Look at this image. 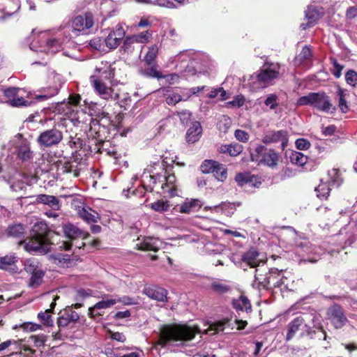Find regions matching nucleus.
Listing matches in <instances>:
<instances>
[{"instance_id": "72a5a7b5", "label": "nucleus", "mask_w": 357, "mask_h": 357, "mask_svg": "<svg viewBox=\"0 0 357 357\" xmlns=\"http://www.w3.org/2000/svg\"><path fill=\"white\" fill-rule=\"evenodd\" d=\"M24 271L31 275L42 268L40 262L36 259H28L24 261Z\"/></svg>"}, {"instance_id": "ea45409f", "label": "nucleus", "mask_w": 357, "mask_h": 357, "mask_svg": "<svg viewBox=\"0 0 357 357\" xmlns=\"http://www.w3.org/2000/svg\"><path fill=\"white\" fill-rule=\"evenodd\" d=\"M116 303V299L106 298L98 302L93 307L89 309V314L92 316V312L95 309H106Z\"/></svg>"}, {"instance_id": "e433bc0d", "label": "nucleus", "mask_w": 357, "mask_h": 357, "mask_svg": "<svg viewBox=\"0 0 357 357\" xmlns=\"http://www.w3.org/2000/svg\"><path fill=\"white\" fill-rule=\"evenodd\" d=\"M138 249L143 251H154L157 252L159 247L156 245V241L152 238L145 239L137 245Z\"/></svg>"}, {"instance_id": "4be33fe9", "label": "nucleus", "mask_w": 357, "mask_h": 357, "mask_svg": "<svg viewBox=\"0 0 357 357\" xmlns=\"http://www.w3.org/2000/svg\"><path fill=\"white\" fill-rule=\"evenodd\" d=\"M260 272V268H256L253 286H256L259 289H268L271 288V280L269 279V272L266 274H262Z\"/></svg>"}, {"instance_id": "e2e57ef3", "label": "nucleus", "mask_w": 357, "mask_h": 357, "mask_svg": "<svg viewBox=\"0 0 357 357\" xmlns=\"http://www.w3.org/2000/svg\"><path fill=\"white\" fill-rule=\"evenodd\" d=\"M132 36L135 38V41L138 43V45H139V43H146L151 38V34H149L148 31H145L137 35H133Z\"/></svg>"}, {"instance_id": "bb28decb", "label": "nucleus", "mask_w": 357, "mask_h": 357, "mask_svg": "<svg viewBox=\"0 0 357 357\" xmlns=\"http://www.w3.org/2000/svg\"><path fill=\"white\" fill-rule=\"evenodd\" d=\"M232 306L236 311H243L250 312L251 311V304L250 301L247 297L244 296H241L237 299H234L232 301Z\"/></svg>"}, {"instance_id": "864d4df0", "label": "nucleus", "mask_w": 357, "mask_h": 357, "mask_svg": "<svg viewBox=\"0 0 357 357\" xmlns=\"http://www.w3.org/2000/svg\"><path fill=\"white\" fill-rule=\"evenodd\" d=\"M264 104L271 109H275L278 106V96L275 93L269 94Z\"/></svg>"}, {"instance_id": "4468645a", "label": "nucleus", "mask_w": 357, "mask_h": 357, "mask_svg": "<svg viewBox=\"0 0 357 357\" xmlns=\"http://www.w3.org/2000/svg\"><path fill=\"white\" fill-rule=\"evenodd\" d=\"M125 36V31L121 25H117L115 29L111 31L105 42L107 47L111 50L116 49L119 45L121 39Z\"/></svg>"}, {"instance_id": "bf43d9fd", "label": "nucleus", "mask_w": 357, "mask_h": 357, "mask_svg": "<svg viewBox=\"0 0 357 357\" xmlns=\"http://www.w3.org/2000/svg\"><path fill=\"white\" fill-rule=\"evenodd\" d=\"M30 339H31L33 342L34 346L36 347H41L45 346V343L47 340L46 335L41 334L38 335H31Z\"/></svg>"}, {"instance_id": "c756f323", "label": "nucleus", "mask_w": 357, "mask_h": 357, "mask_svg": "<svg viewBox=\"0 0 357 357\" xmlns=\"http://www.w3.org/2000/svg\"><path fill=\"white\" fill-rule=\"evenodd\" d=\"M142 47L140 45H138L133 38V36H128L124 39L123 43V45L121 46V50L127 54L132 53L135 49H139Z\"/></svg>"}, {"instance_id": "0eeeda50", "label": "nucleus", "mask_w": 357, "mask_h": 357, "mask_svg": "<svg viewBox=\"0 0 357 357\" xmlns=\"http://www.w3.org/2000/svg\"><path fill=\"white\" fill-rule=\"evenodd\" d=\"M62 139V132L56 128H51L40 132L37 142L40 146L51 147L59 144Z\"/></svg>"}, {"instance_id": "cd10ccee", "label": "nucleus", "mask_w": 357, "mask_h": 357, "mask_svg": "<svg viewBox=\"0 0 357 357\" xmlns=\"http://www.w3.org/2000/svg\"><path fill=\"white\" fill-rule=\"evenodd\" d=\"M242 151V146L236 143L221 145L219 148V151L220 153H228L231 156H236L240 154Z\"/></svg>"}, {"instance_id": "c03bdc74", "label": "nucleus", "mask_w": 357, "mask_h": 357, "mask_svg": "<svg viewBox=\"0 0 357 357\" xmlns=\"http://www.w3.org/2000/svg\"><path fill=\"white\" fill-rule=\"evenodd\" d=\"M17 157L23 161H26L31 158V152L27 144H22L18 147Z\"/></svg>"}, {"instance_id": "9b49d317", "label": "nucleus", "mask_w": 357, "mask_h": 357, "mask_svg": "<svg viewBox=\"0 0 357 357\" xmlns=\"http://www.w3.org/2000/svg\"><path fill=\"white\" fill-rule=\"evenodd\" d=\"M94 24V16L91 12H85L76 16L72 22L73 31H83L93 26Z\"/></svg>"}, {"instance_id": "f257e3e1", "label": "nucleus", "mask_w": 357, "mask_h": 357, "mask_svg": "<svg viewBox=\"0 0 357 357\" xmlns=\"http://www.w3.org/2000/svg\"><path fill=\"white\" fill-rule=\"evenodd\" d=\"M317 320L318 317L314 313H303L296 317L287 326L286 341H290L297 334L300 338L314 339L317 334L316 330L322 333L323 340H326V333L321 324L316 326Z\"/></svg>"}, {"instance_id": "69168bd1", "label": "nucleus", "mask_w": 357, "mask_h": 357, "mask_svg": "<svg viewBox=\"0 0 357 357\" xmlns=\"http://www.w3.org/2000/svg\"><path fill=\"white\" fill-rule=\"evenodd\" d=\"M295 144L296 148L299 150H307L310 146V142L304 138L296 139Z\"/></svg>"}, {"instance_id": "b1692460", "label": "nucleus", "mask_w": 357, "mask_h": 357, "mask_svg": "<svg viewBox=\"0 0 357 357\" xmlns=\"http://www.w3.org/2000/svg\"><path fill=\"white\" fill-rule=\"evenodd\" d=\"M202 206L199 199H186L180 206L179 211L182 213H190L198 211Z\"/></svg>"}, {"instance_id": "1a4fd4ad", "label": "nucleus", "mask_w": 357, "mask_h": 357, "mask_svg": "<svg viewBox=\"0 0 357 357\" xmlns=\"http://www.w3.org/2000/svg\"><path fill=\"white\" fill-rule=\"evenodd\" d=\"M20 244L23 245L24 249L26 252L33 255H45L50 250V243L38 238H35L33 236H31V238L29 239L28 242H20Z\"/></svg>"}, {"instance_id": "20e7f679", "label": "nucleus", "mask_w": 357, "mask_h": 357, "mask_svg": "<svg viewBox=\"0 0 357 357\" xmlns=\"http://www.w3.org/2000/svg\"><path fill=\"white\" fill-rule=\"evenodd\" d=\"M297 106H310L312 108L326 113H333L335 107L333 106L330 98L324 92H311L300 97L296 102Z\"/></svg>"}, {"instance_id": "dca6fc26", "label": "nucleus", "mask_w": 357, "mask_h": 357, "mask_svg": "<svg viewBox=\"0 0 357 357\" xmlns=\"http://www.w3.org/2000/svg\"><path fill=\"white\" fill-rule=\"evenodd\" d=\"M52 231L49 229L46 222L40 221L36 222L31 229V236L38 238L50 243V235Z\"/></svg>"}, {"instance_id": "393cba45", "label": "nucleus", "mask_w": 357, "mask_h": 357, "mask_svg": "<svg viewBox=\"0 0 357 357\" xmlns=\"http://www.w3.org/2000/svg\"><path fill=\"white\" fill-rule=\"evenodd\" d=\"M269 279L271 280V288H275L284 284V280L287 278L283 275L282 270L271 268L269 271Z\"/></svg>"}, {"instance_id": "2f4dec72", "label": "nucleus", "mask_w": 357, "mask_h": 357, "mask_svg": "<svg viewBox=\"0 0 357 357\" xmlns=\"http://www.w3.org/2000/svg\"><path fill=\"white\" fill-rule=\"evenodd\" d=\"M45 273V272L43 269H41L31 274L29 282V287L35 289L40 286L43 282Z\"/></svg>"}, {"instance_id": "3c124183", "label": "nucleus", "mask_w": 357, "mask_h": 357, "mask_svg": "<svg viewBox=\"0 0 357 357\" xmlns=\"http://www.w3.org/2000/svg\"><path fill=\"white\" fill-rule=\"evenodd\" d=\"M218 162L211 160H204L200 166V169L204 174L213 173L215 166Z\"/></svg>"}, {"instance_id": "9d476101", "label": "nucleus", "mask_w": 357, "mask_h": 357, "mask_svg": "<svg viewBox=\"0 0 357 357\" xmlns=\"http://www.w3.org/2000/svg\"><path fill=\"white\" fill-rule=\"evenodd\" d=\"M288 132L285 130H268L265 132L262 142L264 144L281 143V149L284 150L288 143Z\"/></svg>"}, {"instance_id": "f704fd0d", "label": "nucleus", "mask_w": 357, "mask_h": 357, "mask_svg": "<svg viewBox=\"0 0 357 357\" xmlns=\"http://www.w3.org/2000/svg\"><path fill=\"white\" fill-rule=\"evenodd\" d=\"M289 160L292 164L302 167L307 163V157L301 152L291 151Z\"/></svg>"}, {"instance_id": "2eb2a0df", "label": "nucleus", "mask_w": 357, "mask_h": 357, "mask_svg": "<svg viewBox=\"0 0 357 357\" xmlns=\"http://www.w3.org/2000/svg\"><path fill=\"white\" fill-rule=\"evenodd\" d=\"M323 13L319 12L315 7H308L305 12L306 23H301L300 27L302 30L314 26L322 17Z\"/></svg>"}, {"instance_id": "423d86ee", "label": "nucleus", "mask_w": 357, "mask_h": 357, "mask_svg": "<svg viewBox=\"0 0 357 357\" xmlns=\"http://www.w3.org/2000/svg\"><path fill=\"white\" fill-rule=\"evenodd\" d=\"M327 316L335 329L343 328L349 321L343 308L337 303L331 305L327 310Z\"/></svg>"}, {"instance_id": "5701e85b", "label": "nucleus", "mask_w": 357, "mask_h": 357, "mask_svg": "<svg viewBox=\"0 0 357 357\" xmlns=\"http://www.w3.org/2000/svg\"><path fill=\"white\" fill-rule=\"evenodd\" d=\"M202 133V128L199 122L195 121L188 128L186 132V140L188 142L195 143L197 142Z\"/></svg>"}, {"instance_id": "a19ab883", "label": "nucleus", "mask_w": 357, "mask_h": 357, "mask_svg": "<svg viewBox=\"0 0 357 357\" xmlns=\"http://www.w3.org/2000/svg\"><path fill=\"white\" fill-rule=\"evenodd\" d=\"M213 174L218 181H224L227 178V170L225 165L218 162L215 166Z\"/></svg>"}, {"instance_id": "f8f14e48", "label": "nucleus", "mask_w": 357, "mask_h": 357, "mask_svg": "<svg viewBox=\"0 0 357 357\" xmlns=\"http://www.w3.org/2000/svg\"><path fill=\"white\" fill-rule=\"evenodd\" d=\"M142 293L146 295L149 298L158 302L165 303L168 301L167 291L157 285L145 287L142 290Z\"/></svg>"}, {"instance_id": "49530a36", "label": "nucleus", "mask_w": 357, "mask_h": 357, "mask_svg": "<svg viewBox=\"0 0 357 357\" xmlns=\"http://www.w3.org/2000/svg\"><path fill=\"white\" fill-rule=\"evenodd\" d=\"M59 91V87H49L46 89H44L43 93L38 95L36 96V99L38 100H47L55 95H56Z\"/></svg>"}, {"instance_id": "de8ad7c7", "label": "nucleus", "mask_w": 357, "mask_h": 357, "mask_svg": "<svg viewBox=\"0 0 357 357\" xmlns=\"http://www.w3.org/2000/svg\"><path fill=\"white\" fill-rule=\"evenodd\" d=\"M254 176H250L248 174H238L235 176V181L238 183V185L241 187L244 186L245 185L250 184L252 183Z\"/></svg>"}, {"instance_id": "a211bd4d", "label": "nucleus", "mask_w": 357, "mask_h": 357, "mask_svg": "<svg viewBox=\"0 0 357 357\" xmlns=\"http://www.w3.org/2000/svg\"><path fill=\"white\" fill-rule=\"evenodd\" d=\"M35 204H43L48 206L52 210L58 211L61 208L60 200L55 196L40 194L35 197Z\"/></svg>"}, {"instance_id": "6e6d98bb", "label": "nucleus", "mask_w": 357, "mask_h": 357, "mask_svg": "<svg viewBox=\"0 0 357 357\" xmlns=\"http://www.w3.org/2000/svg\"><path fill=\"white\" fill-rule=\"evenodd\" d=\"M339 96V107L342 112L347 113L349 110V107L347 104V101L344 98V95L342 89H339L337 92Z\"/></svg>"}, {"instance_id": "39448f33", "label": "nucleus", "mask_w": 357, "mask_h": 357, "mask_svg": "<svg viewBox=\"0 0 357 357\" xmlns=\"http://www.w3.org/2000/svg\"><path fill=\"white\" fill-rule=\"evenodd\" d=\"M30 49L35 52L54 54L60 51L61 42L56 38H49L45 33H40L30 44Z\"/></svg>"}, {"instance_id": "13d9d810", "label": "nucleus", "mask_w": 357, "mask_h": 357, "mask_svg": "<svg viewBox=\"0 0 357 357\" xmlns=\"http://www.w3.org/2000/svg\"><path fill=\"white\" fill-rule=\"evenodd\" d=\"M20 89L17 87H8L3 90L4 96L8 98V103L9 104V101L10 99H14L15 96L18 94Z\"/></svg>"}, {"instance_id": "ddd939ff", "label": "nucleus", "mask_w": 357, "mask_h": 357, "mask_svg": "<svg viewBox=\"0 0 357 357\" xmlns=\"http://www.w3.org/2000/svg\"><path fill=\"white\" fill-rule=\"evenodd\" d=\"M92 76H96L98 79L102 81H111L114 77V68L112 67L109 62L101 61L96 67L94 74Z\"/></svg>"}, {"instance_id": "0e129e2a", "label": "nucleus", "mask_w": 357, "mask_h": 357, "mask_svg": "<svg viewBox=\"0 0 357 357\" xmlns=\"http://www.w3.org/2000/svg\"><path fill=\"white\" fill-rule=\"evenodd\" d=\"M178 115L181 123L183 125H186L188 123L191 118L192 113L188 110H182L181 112H178Z\"/></svg>"}, {"instance_id": "473e14b6", "label": "nucleus", "mask_w": 357, "mask_h": 357, "mask_svg": "<svg viewBox=\"0 0 357 357\" xmlns=\"http://www.w3.org/2000/svg\"><path fill=\"white\" fill-rule=\"evenodd\" d=\"M147 66L148 68L140 70L141 75L146 77H153L157 79H161L164 77L162 73L157 70V66L155 63Z\"/></svg>"}, {"instance_id": "79ce46f5", "label": "nucleus", "mask_w": 357, "mask_h": 357, "mask_svg": "<svg viewBox=\"0 0 357 357\" xmlns=\"http://www.w3.org/2000/svg\"><path fill=\"white\" fill-rule=\"evenodd\" d=\"M158 48L156 45H152L149 47L148 52H146L144 57V62L146 66H151L154 63V60L157 56Z\"/></svg>"}, {"instance_id": "4c0bfd02", "label": "nucleus", "mask_w": 357, "mask_h": 357, "mask_svg": "<svg viewBox=\"0 0 357 357\" xmlns=\"http://www.w3.org/2000/svg\"><path fill=\"white\" fill-rule=\"evenodd\" d=\"M236 208V204L235 203H231V202H222L218 205H215L214 206H206V210H211L213 209L215 212L222 211L225 212L229 210L234 211ZM233 213V211L231 212Z\"/></svg>"}, {"instance_id": "aec40b11", "label": "nucleus", "mask_w": 357, "mask_h": 357, "mask_svg": "<svg viewBox=\"0 0 357 357\" xmlns=\"http://www.w3.org/2000/svg\"><path fill=\"white\" fill-rule=\"evenodd\" d=\"M17 257L15 255H8L0 257V269L11 273H17L18 268L16 266Z\"/></svg>"}, {"instance_id": "7c9ffc66", "label": "nucleus", "mask_w": 357, "mask_h": 357, "mask_svg": "<svg viewBox=\"0 0 357 357\" xmlns=\"http://www.w3.org/2000/svg\"><path fill=\"white\" fill-rule=\"evenodd\" d=\"M176 177L174 174L165 175L164 185L165 187V192H169L172 197L176 195V186L175 185Z\"/></svg>"}, {"instance_id": "58836bf2", "label": "nucleus", "mask_w": 357, "mask_h": 357, "mask_svg": "<svg viewBox=\"0 0 357 357\" xmlns=\"http://www.w3.org/2000/svg\"><path fill=\"white\" fill-rule=\"evenodd\" d=\"M151 184L149 186V190L151 192L157 184H161L160 188L165 192V187L164 185L165 175L157 174L155 175L150 176Z\"/></svg>"}, {"instance_id": "09e8293b", "label": "nucleus", "mask_w": 357, "mask_h": 357, "mask_svg": "<svg viewBox=\"0 0 357 357\" xmlns=\"http://www.w3.org/2000/svg\"><path fill=\"white\" fill-rule=\"evenodd\" d=\"M52 310H47L45 312H40L38 314V318L47 326H53V320L52 319L51 313Z\"/></svg>"}, {"instance_id": "6e6552de", "label": "nucleus", "mask_w": 357, "mask_h": 357, "mask_svg": "<svg viewBox=\"0 0 357 357\" xmlns=\"http://www.w3.org/2000/svg\"><path fill=\"white\" fill-rule=\"evenodd\" d=\"M256 155L252 154V160L264 162L268 167H275L278 161V154L272 149H267L264 146H258L255 149Z\"/></svg>"}, {"instance_id": "052dcab7", "label": "nucleus", "mask_w": 357, "mask_h": 357, "mask_svg": "<svg viewBox=\"0 0 357 357\" xmlns=\"http://www.w3.org/2000/svg\"><path fill=\"white\" fill-rule=\"evenodd\" d=\"M9 105L12 107H21L27 106L29 105V102L25 100L22 97H20L17 94L14 99H10Z\"/></svg>"}, {"instance_id": "4d7b16f0", "label": "nucleus", "mask_w": 357, "mask_h": 357, "mask_svg": "<svg viewBox=\"0 0 357 357\" xmlns=\"http://www.w3.org/2000/svg\"><path fill=\"white\" fill-rule=\"evenodd\" d=\"M165 97H166V102L168 105H175L176 103H178V102H180L182 98H181V95L176 93H167L165 95Z\"/></svg>"}, {"instance_id": "603ef678", "label": "nucleus", "mask_w": 357, "mask_h": 357, "mask_svg": "<svg viewBox=\"0 0 357 357\" xmlns=\"http://www.w3.org/2000/svg\"><path fill=\"white\" fill-rule=\"evenodd\" d=\"M68 145L73 149L77 150L81 149L83 146V141L77 135L70 136Z\"/></svg>"}, {"instance_id": "412c9836", "label": "nucleus", "mask_w": 357, "mask_h": 357, "mask_svg": "<svg viewBox=\"0 0 357 357\" xmlns=\"http://www.w3.org/2000/svg\"><path fill=\"white\" fill-rule=\"evenodd\" d=\"M90 82L92 83L95 90L104 98L109 99L111 96L112 90L111 88L107 87L102 82V80L98 79L96 76L90 77Z\"/></svg>"}, {"instance_id": "6ab92c4d", "label": "nucleus", "mask_w": 357, "mask_h": 357, "mask_svg": "<svg viewBox=\"0 0 357 357\" xmlns=\"http://www.w3.org/2000/svg\"><path fill=\"white\" fill-rule=\"evenodd\" d=\"M77 214L82 220L88 223H96L100 218L99 213L89 206L78 207Z\"/></svg>"}, {"instance_id": "680f3d73", "label": "nucleus", "mask_w": 357, "mask_h": 357, "mask_svg": "<svg viewBox=\"0 0 357 357\" xmlns=\"http://www.w3.org/2000/svg\"><path fill=\"white\" fill-rule=\"evenodd\" d=\"M10 189L15 192H20L25 190L26 188V184L21 180H17L13 182L10 185Z\"/></svg>"}, {"instance_id": "a878e982", "label": "nucleus", "mask_w": 357, "mask_h": 357, "mask_svg": "<svg viewBox=\"0 0 357 357\" xmlns=\"http://www.w3.org/2000/svg\"><path fill=\"white\" fill-rule=\"evenodd\" d=\"M63 231L65 236L70 240L81 237L84 234V231L71 223L64 225Z\"/></svg>"}, {"instance_id": "a18cd8bd", "label": "nucleus", "mask_w": 357, "mask_h": 357, "mask_svg": "<svg viewBox=\"0 0 357 357\" xmlns=\"http://www.w3.org/2000/svg\"><path fill=\"white\" fill-rule=\"evenodd\" d=\"M330 190L331 188L327 183L321 182L317 188H315L317 197L321 199H327L329 195Z\"/></svg>"}, {"instance_id": "37998d69", "label": "nucleus", "mask_w": 357, "mask_h": 357, "mask_svg": "<svg viewBox=\"0 0 357 357\" xmlns=\"http://www.w3.org/2000/svg\"><path fill=\"white\" fill-rule=\"evenodd\" d=\"M328 176L330 178L329 182L332 185L339 187L342 182V179L340 175V171L337 169H332L328 172Z\"/></svg>"}, {"instance_id": "5fc2aeb1", "label": "nucleus", "mask_w": 357, "mask_h": 357, "mask_svg": "<svg viewBox=\"0 0 357 357\" xmlns=\"http://www.w3.org/2000/svg\"><path fill=\"white\" fill-rule=\"evenodd\" d=\"M345 79L348 84L356 86L357 85V73L354 70H349L345 74Z\"/></svg>"}, {"instance_id": "c9c22d12", "label": "nucleus", "mask_w": 357, "mask_h": 357, "mask_svg": "<svg viewBox=\"0 0 357 357\" xmlns=\"http://www.w3.org/2000/svg\"><path fill=\"white\" fill-rule=\"evenodd\" d=\"M210 289L211 291L218 294H224L231 290V287L229 285L224 284L219 280L213 281L211 284Z\"/></svg>"}, {"instance_id": "774afa93", "label": "nucleus", "mask_w": 357, "mask_h": 357, "mask_svg": "<svg viewBox=\"0 0 357 357\" xmlns=\"http://www.w3.org/2000/svg\"><path fill=\"white\" fill-rule=\"evenodd\" d=\"M88 45L92 50H100L102 47V41L100 38H94L88 42Z\"/></svg>"}, {"instance_id": "c85d7f7f", "label": "nucleus", "mask_w": 357, "mask_h": 357, "mask_svg": "<svg viewBox=\"0 0 357 357\" xmlns=\"http://www.w3.org/2000/svg\"><path fill=\"white\" fill-rule=\"evenodd\" d=\"M24 227L22 224H15L8 227L6 233L8 236L20 238L24 236Z\"/></svg>"}, {"instance_id": "8fccbe9b", "label": "nucleus", "mask_w": 357, "mask_h": 357, "mask_svg": "<svg viewBox=\"0 0 357 357\" xmlns=\"http://www.w3.org/2000/svg\"><path fill=\"white\" fill-rule=\"evenodd\" d=\"M151 208L157 212H165L169 210V204L168 201L158 200L151 204Z\"/></svg>"}, {"instance_id": "7ed1b4c3", "label": "nucleus", "mask_w": 357, "mask_h": 357, "mask_svg": "<svg viewBox=\"0 0 357 357\" xmlns=\"http://www.w3.org/2000/svg\"><path fill=\"white\" fill-rule=\"evenodd\" d=\"M200 333L197 326H190L186 324L167 326L162 328L158 344L165 347L172 342H188L194 339L197 334Z\"/></svg>"}, {"instance_id": "f03ea898", "label": "nucleus", "mask_w": 357, "mask_h": 357, "mask_svg": "<svg viewBox=\"0 0 357 357\" xmlns=\"http://www.w3.org/2000/svg\"><path fill=\"white\" fill-rule=\"evenodd\" d=\"M280 67L278 63L266 62L259 70L250 75L245 86L251 91H256L272 85L279 77Z\"/></svg>"}, {"instance_id": "338daca9", "label": "nucleus", "mask_w": 357, "mask_h": 357, "mask_svg": "<svg viewBox=\"0 0 357 357\" xmlns=\"http://www.w3.org/2000/svg\"><path fill=\"white\" fill-rule=\"evenodd\" d=\"M234 136L237 140L242 142H246L249 139V135L243 130H236Z\"/></svg>"}, {"instance_id": "f3484780", "label": "nucleus", "mask_w": 357, "mask_h": 357, "mask_svg": "<svg viewBox=\"0 0 357 357\" xmlns=\"http://www.w3.org/2000/svg\"><path fill=\"white\" fill-rule=\"evenodd\" d=\"M259 252L255 249H250L248 251L244 252L241 255V260L242 261V266L248 267L256 268L259 266V261L258 259Z\"/></svg>"}]
</instances>
